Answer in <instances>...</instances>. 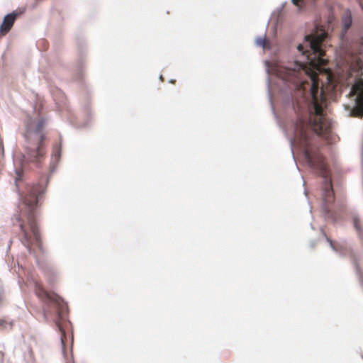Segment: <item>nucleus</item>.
<instances>
[{
  "label": "nucleus",
  "mask_w": 363,
  "mask_h": 363,
  "mask_svg": "<svg viewBox=\"0 0 363 363\" xmlns=\"http://www.w3.org/2000/svg\"><path fill=\"white\" fill-rule=\"evenodd\" d=\"M284 104H285V106H291H291H292V107H293V109H294V110H295V108H294V104H293L292 99H291V97L290 96H288L286 98V100H285V101H284Z\"/></svg>",
  "instance_id": "14"
},
{
  "label": "nucleus",
  "mask_w": 363,
  "mask_h": 363,
  "mask_svg": "<svg viewBox=\"0 0 363 363\" xmlns=\"http://www.w3.org/2000/svg\"><path fill=\"white\" fill-rule=\"evenodd\" d=\"M268 96H269V102L272 104V96H271V92L269 91V89H268Z\"/></svg>",
  "instance_id": "18"
},
{
  "label": "nucleus",
  "mask_w": 363,
  "mask_h": 363,
  "mask_svg": "<svg viewBox=\"0 0 363 363\" xmlns=\"http://www.w3.org/2000/svg\"><path fill=\"white\" fill-rule=\"evenodd\" d=\"M323 177H324V179L325 182V185L324 190H323L324 194H325V200L327 201H328L329 197L332 192V186H331L330 181L328 180L327 175L324 174Z\"/></svg>",
  "instance_id": "8"
},
{
  "label": "nucleus",
  "mask_w": 363,
  "mask_h": 363,
  "mask_svg": "<svg viewBox=\"0 0 363 363\" xmlns=\"http://www.w3.org/2000/svg\"><path fill=\"white\" fill-rule=\"evenodd\" d=\"M321 39L318 36L308 35L305 36L303 44L297 46V50L303 54L306 52H312L313 57L308 55L306 62L304 63L294 62L289 67V76L296 78L297 83H303L304 79L301 78L303 74L309 77L311 83L308 84V91L311 98L312 109L311 110V117L308 123L303 119L299 118L294 125V138H289L291 153L294 157V146L295 143L303 147V153L305 157L309 162H311V157L309 151L306 149L308 145V129L310 127L314 133L319 135H324L330 128V123L323 116V99L322 93H318V86L314 82L313 76L311 73L310 67L315 68L320 65L324 64V60L322 58L323 50L320 48V43Z\"/></svg>",
  "instance_id": "1"
},
{
  "label": "nucleus",
  "mask_w": 363,
  "mask_h": 363,
  "mask_svg": "<svg viewBox=\"0 0 363 363\" xmlns=\"http://www.w3.org/2000/svg\"><path fill=\"white\" fill-rule=\"evenodd\" d=\"M33 123L34 121H31L26 125V133L24 134L26 155L30 160H38L44 154L41 146L45 139L42 130L45 127V120L40 118L36 123L35 127Z\"/></svg>",
  "instance_id": "2"
},
{
  "label": "nucleus",
  "mask_w": 363,
  "mask_h": 363,
  "mask_svg": "<svg viewBox=\"0 0 363 363\" xmlns=\"http://www.w3.org/2000/svg\"><path fill=\"white\" fill-rule=\"evenodd\" d=\"M291 2H292V4H294V5H297V4H298V0H291Z\"/></svg>",
  "instance_id": "19"
},
{
  "label": "nucleus",
  "mask_w": 363,
  "mask_h": 363,
  "mask_svg": "<svg viewBox=\"0 0 363 363\" xmlns=\"http://www.w3.org/2000/svg\"><path fill=\"white\" fill-rule=\"evenodd\" d=\"M15 174H16V177L14 179V181H15L16 185H17L18 181L20 180L22 177V171L20 169H16Z\"/></svg>",
  "instance_id": "11"
},
{
  "label": "nucleus",
  "mask_w": 363,
  "mask_h": 363,
  "mask_svg": "<svg viewBox=\"0 0 363 363\" xmlns=\"http://www.w3.org/2000/svg\"><path fill=\"white\" fill-rule=\"evenodd\" d=\"M350 94L353 98L349 106V114L354 116H363V79H356L352 86Z\"/></svg>",
  "instance_id": "4"
},
{
  "label": "nucleus",
  "mask_w": 363,
  "mask_h": 363,
  "mask_svg": "<svg viewBox=\"0 0 363 363\" xmlns=\"http://www.w3.org/2000/svg\"><path fill=\"white\" fill-rule=\"evenodd\" d=\"M353 223H354V228L359 232V236H361L362 233H361V229H360V227L359 225V219L357 217H354V220H353Z\"/></svg>",
  "instance_id": "12"
},
{
  "label": "nucleus",
  "mask_w": 363,
  "mask_h": 363,
  "mask_svg": "<svg viewBox=\"0 0 363 363\" xmlns=\"http://www.w3.org/2000/svg\"><path fill=\"white\" fill-rule=\"evenodd\" d=\"M255 44L259 47H265V36L264 37H258L255 40Z\"/></svg>",
  "instance_id": "9"
},
{
  "label": "nucleus",
  "mask_w": 363,
  "mask_h": 363,
  "mask_svg": "<svg viewBox=\"0 0 363 363\" xmlns=\"http://www.w3.org/2000/svg\"><path fill=\"white\" fill-rule=\"evenodd\" d=\"M60 157V150H57L52 156V162H57Z\"/></svg>",
  "instance_id": "13"
},
{
  "label": "nucleus",
  "mask_w": 363,
  "mask_h": 363,
  "mask_svg": "<svg viewBox=\"0 0 363 363\" xmlns=\"http://www.w3.org/2000/svg\"><path fill=\"white\" fill-rule=\"evenodd\" d=\"M268 86H269V79H267Z\"/></svg>",
  "instance_id": "20"
},
{
  "label": "nucleus",
  "mask_w": 363,
  "mask_h": 363,
  "mask_svg": "<svg viewBox=\"0 0 363 363\" xmlns=\"http://www.w3.org/2000/svg\"><path fill=\"white\" fill-rule=\"evenodd\" d=\"M14 218L16 219V220L18 223H20L19 224V227L21 228V230L22 231L23 234V238L22 239V243L27 247L28 248V245H29V239H28V233H26V230L24 229V227L23 225V224L21 223V216L19 215H16L14 216Z\"/></svg>",
  "instance_id": "7"
},
{
  "label": "nucleus",
  "mask_w": 363,
  "mask_h": 363,
  "mask_svg": "<svg viewBox=\"0 0 363 363\" xmlns=\"http://www.w3.org/2000/svg\"><path fill=\"white\" fill-rule=\"evenodd\" d=\"M43 293H44V294H45V296H46L49 299H50V300H52V301H56V302L57 303V304H59V305L60 304V301H59V299H60V298H59V297H51V296H50V295H48L46 292L43 291Z\"/></svg>",
  "instance_id": "15"
},
{
  "label": "nucleus",
  "mask_w": 363,
  "mask_h": 363,
  "mask_svg": "<svg viewBox=\"0 0 363 363\" xmlns=\"http://www.w3.org/2000/svg\"><path fill=\"white\" fill-rule=\"evenodd\" d=\"M17 16L18 13L16 12H12L6 15L0 26V33H8L12 28Z\"/></svg>",
  "instance_id": "5"
},
{
  "label": "nucleus",
  "mask_w": 363,
  "mask_h": 363,
  "mask_svg": "<svg viewBox=\"0 0 363 363\" xmlns=\"http://www.w3.org/2000/svg\"><path fill=\"white\" fill-rule=\"evenodd\" d=\"M0 152L1 155L4 154V146H3L2 140L1 138H0Z\"/></svg>",
  "instance_id": "16"
},
{
  "label": "nucleus",
  "mask_w": 363,
  "mask_h": 363,
  "mask_svg": "<svg viewBox=\"0 0 363 363\" xmlns=\"http://www.w3.org/2000/svg\"><path fill=\"white\" fill-rule=\"evenodd\" d=\"M327 240L330 243V245L331 247V248L333 250H335V246L333 245L332 241L330 240V239H327Z\"/></svg>",
  "instance_id": "17"
},
{
  "label": "nucleus",
  "mask_w": 363,
  "mask_h": 363,
  "mask_svg": "<svg viewBox=\"0 0 363 363\" xmlns=\"http://www.w3.org/2000/svg\"><path fill=\"white\" fill-rule=\"evenodd\" d=\"M342 23L344 30L343 35L347 32V30L351 27L352 23V18L351 12L349 10H347L342 18Z\"/></svg>",
  "instance_id": "6"
},
{
  "label": "nucleus",
  "mask_w": 363,
  "mask_h": 363,
  "mask_svg": "<svg viewBox=\"0 0 363 363\" xmlns=\"http://www.w3.org/2000/svg\"><path fill=\"white\" fill-rule=\"evenodd\" d=\"M11 323H7L6 320L0 319V329H8L11 328Z\"/></svg>",
  "instance_id": "10"
},
{
  "label": "nucleus",
  "mask_w": 363,
  "mask_h": 363,
  "mask_svg": "<svg viewBox=\"0 0 363 363\" xmlns=\"http://www.w3.org/2000/svg\"><path fill=\"white\" fill-rule=\"evenodd\" d=\"M44 193L45 189H40V186L38 185H28L26 187L24 195L21 197L23 203L29 210L28 223L30 230L37 241H39L40 240V235L31 213L36 207L40 195Z\"/></svg>",
  "instance_id": "3"
}]
</instances>
